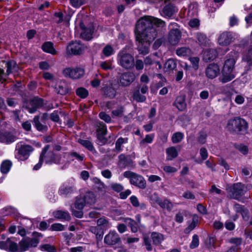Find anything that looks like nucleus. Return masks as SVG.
Instances as JSON below:
<instances>
[{
	"mask_svg": "<svg viewBox=\"0 0 252 252\" xmlns=\"http://www.w3.org/2000/svg\"><path fill=\"white\" fill-rule=\"evenodd\" d=\"M233 209L236 213H240L244 219H248L249 211L244 206L239 204H235L233 206Z\"/></svg>",
	"mask_w": 252,
	"mask_h": 252,
	"instance_id": "31",
	"label": "nucleus"
},
{
	"mask_svg": "<svg viewBox=\"0 0 252 252\" xmlns=\"http://www.w3.org/2000/svg\"><path fill=\"white\" fill-rule=\"evenodd\" d=\"M103 91L104 95L110 98H114L116 95V90L111 87L103 88Z\"/></svg>",
	"mask_w": 252,
	"mask_h": 252,
	"instance_id": "49",
	"label": "nucleus"
},
{
	"mask_svg": "<svg viewBox=\"0 0 252 252\" xmlns=\"http://www.w3.org/2000/svg\"><path fill=\"white\" fill-rule=\"evenodd\" d=\"M123 175L125 178L129 179V182L131 184L142 189L146 188V181L142 176L130 171L124 172Z\"/></svg>",
	"mask_w": 252,
	"mask_h": 252,
	"instance_id": "7",
	"label": "nucleus"
},
{
	"mask_svg": "<svg viewBox=\"0 0 252 252\" xmlns=\"http://www.w3.org/2000/svg\"><path fill=\"white\" fill-rule=\"evenodd\" d=\"M230 53L232 58L228 59L225 61L222 69L233 71L238 55L237 53L235 52H231Z\"/></svg>",
	"mask_w": 252,
	"mask_h": 252,
	"instance_id": "18",
	"label": "nucleus"
},
{
	"mask_svg": "<svg viewBox=\"0 0 252 252\" xmlns=\"http://www.w3.org/2000/svg\"><path fill=\"white\" fill-rule=\"evenodd\" d=\"M124 222L130 228L131 231L133 233H136L138 231L141 224L139 222H136L134 220L129 218H125Z\"/></svg>",
	"mask_w": 252,
	"mask_h": 252,
	"instance_id": "25",
	"label": "nucleus"
},
{
	"mask_svg": "<svg viewBox=\"0 0 252 252\" xmlns=\"http://www.w3.org/2000/svg\"><path fill=\"white\" fill-rule=\"evenodd\" d=\"M236 148L243 155H247L248 153L249 149L248 147L246 145L243 144L238 145L236 147Z\"/></svg>",
	"mask_w": 252,
	"mask_h": 252,
	"instance_id": "63",
	"label": "nucleus"
},
{
	"mask_svg": "<svg viewBox=\"0 0 252 252\" xmlns=\"http://www.w3.org/2000/svg\"><path fill=\"white\" fill-rule=\"evenodd\" d=\"M49 148V145H46L45 146L42 150V152L40 155L39 162L33 167V170H37L39 169L42 165V164L43 161V157L47 150H48Z\"/></svg>",
	"mask_w": 252,
	"mask_h": 252,
	"instance_id": "47",
	"label": "nucleus"
},
{
	"mask_svg": "<svg viewBox=\"0 0 252 252\" xmlns=\"http://www.w3.org/2000/svg\"><path fill=\"white\" fill-rule=\"evenodd\" d=\"M135 79L133 73L127 72L123 73L120 77V83L123 86H129Z\"/></svg>",
	"mask_w": 252,
	"mask_h": 252,
	"instance_id": "15",
	"label": "nucleus"
},
{
	"mask_svg": "<svg viewBox=\"0 0 252 252\" xmlns=\"http://www.w3.org/2000/svg\"><path fill=\"white\" fill-rule=\"evenodd\" d=\"M90 231L94 234L97 238H102L103 232L98 225L97 226H92L90 228Z\"/></svg>",
	"mask_w": 252,
	"mask_h": 252,
	"instance_id": "51",
	"label": "nucleus"
},
{
	"mask_svg": "<svg viewBox=\"0 0 252 252\" xmlns=\"http://www.w3.org/2000/svg\"><path fill=\"white\" fill-rule=\"evenodd\" d=\"M87 205L85 202L82 196H80L76 197V201L74 203V208L71 207V212L72 215L78 218H81L83 216V209L84 207Z\"/></svg>",
	"mask_w": 252,
	"mask_h": 252,
	"instance_id": "10",
	"label": "nucleus"
},
{
	"mask_svg": "<svg viewBox=\"0 0 252 252\" xmlns=\"http://www.w3.org/2000/svg\"><path fill=\"white\" fill-rule=\"evenodd\" d=\"M157 202L160 207L163 209H166L169 211L171 210L173 207L172 203L167 199H164L162 200L158 199Z\"/></svg>",
	"mask_w": 252,
	"mask_h": 252,
	"instance_id": "36",
	"label": "nucleus"
},
{
	"mask_svg": "<svg viewBox=\"0 0 252 252\" xmlns=\"http://www.w3.org/2000/svg\"><path fill=\"white\" fill-rule=\"evenodd\" d=\"M3 121H0V124H3ZM2 128L0 130V142L6 144H9L16 140V137L12 133L9 132L2 131Z\"/></svg>",
	"mask_w": 252,
	"mask_h": 252,
	"instance_id": "11",
	"label": "nucleus"
},
{
	"mask_svg": "<svg viewBox=\"0 0 252 252\" xmlns=\"http://www.w3.org/2000/svg\"><path fill=\"white\" fill-rule=\"evenodd\" d=\"M199 245V239L197 235H194L192 236V239L191 243L190 244V248L193 249L197 247Z\"/></svg>",
	"mask_w": 252,
	"mask_h": 252,
	"instance_id": "59",
	"label": "nucleus"
},
{
	"mask_svg": "<svg viewBox=\"0 0 252 252\" xmlns=\"http://www.w3.org/2000/svg\"><path fill=\"white\" fill-rule=\"evenodd\" d=\"M184 135L181 132L174 133L172 136V141L173 143H177L181 142L184 138Z\"/></svg>",
	"mask_w": 252,
	"mask_h": 252,
	"instance_id": "53",
	"label": "nucleus"
},
{
	"mask_svg": "<svg viewBox=\"0 0 252 252\" xmlns=\"http://www.w3.org/2000/svg\"><path fill=\"white\" fill-rule=\"evenodd\" d=\"M63 73L66 77L72 79H78L84 76L85 71L83 68L79 67H67L63 70Z\"/></svg>",
	"mask_w": 252,
	"mask_h": 252,
	"instance_id": "8",
	"label": "nucleus"
},
{
	"mask_svg": "<svg viewBox=\"0 0 252 252\" xmlns=\"http://www.w3.org/2000/svg\"><path fill=\"white\" fill-rule=\"evenodd\" d=\"M164 26L163 21L150 16H144L137 21L135 36L137 49L140 53L145 55L149 53L150 45L157 35L154 26L162 28Z\"/></svg>",
	"mask_w": 252,
	"mask_h": 252,
	"instance_id": "1",
	"label": "nucleus"
},
{
	"mask_svg": "<svg viewBox=\"0 0 252 252\" xmlns=\"http://www.w3.org/2000/svg\"><path fill=\"white\" fill-rule=\"evenodd\" d=\"M53 216L55 218L61 219L64 220H70V216L68 212L63 210H58L53 212Z\"/></svg>",
	"mask_w": 252,
	"mask_h": 252,
	"instance_id": "33",
	"label": "nucleus"
},
{
	"mask_svg": "<svg viewBox=\"0 0 252 252\" xmlns=\"http://www.w3.org/2000/svg\"><path fill=\"white\" fill-rule=\"evenodd\" d=\"M151 238L153 243L157 245L160 244L164 240L163 235L158 232H153L151 234Z\"/></svg>",
	"mask_w": 252,
	"mask_h": 252,
	"instance_id": "41",
	"label": "nucleus"
},
{
	"mask_svg": "<svg viewBox=\"0 0 252 252\" xmlns=\"http://www.w3.org/2000/svg\"><path fill=\"white\" fill-rule=\"evenodd\" d=\"M5 66L6 67V73L9 74L17 70V66L16 63L14 61H10L5 63Z\"/></svg>",
	"mask_w": 252,
	"mask_h": 252,
	"instance_id": "42",
	"label": "nucleus"
},
{
	"mask_svg": "<svg viewBox=\"0 0 252 252\" xmlns=\"http://www.w3.org/2000/svg\"><path fill=\"white\" fill-rule=\"evenodd\" d=\"M80 25L83 31L81 34L82 38L86 40L91 39L93 38V34L94 32V26L90 24L87 27H85L83 23H81Z\"/></svg>",
	"mask_w": 252,
	"mask_h": 252,
	"instance_id": "12",
	"label": "nucleus"
},
{
	"mask_svg": "<svg viewBox=\"0 0 252 252\" xmlns=\"http://www.w3.org/2000/svg\"><path fill=\"white\" fill-rule=\"evenodd\" d=\"M181 33L179 30H171L169 33L168 41L172 45H176L180 41L181 38Z\"/></svg>",
	"mask_w": 252,
	"mask_h": 252,
	"instance_id": "19",
	"label": "nucleus"
},
{
	"mask_svg": "<svg viewBox=\"0 0 252 252\" xmlns=\"http://www.w3.org/2000/svg\"><path fill=\"white\" fill-rule=\"evenodd\" d=\"M85 0H70L71 5L75 8H78L85 3Z\"/></svg>",
	"mask_w": 252,
	"mask_h": 252,
	"instance_id": "61",
	"label": "nucleus"
},
{
	"mask_svg": "<svg viewBox=\"0 0 252 252\" xmlns=\"http://www.w3.org/2000/svg\"><path fill=\"white\" fill-rule=\"evenodd\" d=\"M232 36L229 32H224L221 33L218 38V43L221 46H227L231 42Z\"/></svg>",
	"mask_w": 252,
	"mask_h": 252,
	"instance_id": "22",
	"label": "nucleus"
},
{
	"mask_svg": "<svg viewBox=\"0 0 252 252\" xmlns=\"http://www.w3.org/2000/svg\"><path fill=\"white\" fill-rule=\"evenodd\" d=\"M130 201L132 205L135 207H139L140 209L141 210H145L146 208V205L142 203L141 204L139 203L138 199L137 197L134 195H132L130 197Z\"/></svg>",
	"mask_w": 252,
	"mask_h": 252,
	"instance_id": "46",
	"label": "nucleus"
},
{
	"mask_svg": "<svg viewBox=\"0 0 252 252\" xmlns=\"http://www.w3.org/2000/svg\"><path fill=\"white\" fill-rule=\"evenodd\" d=\"M127 138L125 139L122 137H120L116 142L115 147L113 150L114 151L117 153H120L123 151V144L127 142Z\"/></svg>",
	"mask_w": 252,
	"mask_h": 252,
	"instance_id": "43",
	"label": "nucleus"
},
{
	"mask_svg": "<svg viewBox=\"0 0 252 252\" xmlns=\"http://www.w3.org/2000/svg\"><path fill=\"white\" fill-rule=\"evenodd\" d=\"M166 153L167 154L166 159L168 160H172L178 156V152L174 147L167 148L166 150Z\"/></svg>",
	"mask_w": 252,
	"mask_h": 252,
	"instance_id": "37",
	"label": "nucleus"
},
{
	"mask_svg": "<svg viewBox=\"0 0 252 252\" xmlns=\"http://www.w3.org/2000/svg\"><path fill=\"white\" fill-rule=\"evenodd\" d=\"M227 127L230 131H235L244 134L247 130L248 124L245 120L236 118L228 121Z\"/></svg>",
	"mask_w": 252,
	"mask_h": 252,
	"instance_id": "5",
	"label": "nucleus"
},
{
	"mask_svg": "<svg viewBox=\"0 0 252 252\" xmlns=\"http://www.w3.org/2000/svg\"><path fill=\"white\" fill-rule=\"evenodd\" d=\"M47 151L48 150L46 151L45 154L44 155L43 160L44 159L45 162L47 164L54 163L56 155H55L53 152Z\"/></svg>",
	"mask_w": 252,
	"mask_h": 252,
	"instance_id": "38",
	"label": "nucleus"
},
{
	"mask_svg": "<svg viewBox=\"0 0 252 252\" xmlns=\"http://www.w3.org/2000/svg\"><path fill=\"white\" fill-rule=\"evenodd\" d=\"M121 239L115 231H110L104 237V241L106 244L112 246L119 243Z\"/></svg>",
	"mask_w": 252,
	"mask_h": 252,
	"instance_id": "13",
	"label": "nucleus"
},
{
	"mask_svg": "<svg viewBox=\"0 0 252 252\" xmlns=\"http://www.w3.org/2000/svg\"><path fill=\"white\" fill-rule=\"evenodd\" d=\"M69 157V154H65L63 155H56L55 161L54 163L63 165L62 168H66L69 163L67 160V158Z\"/></svg>",
	"mask_w": 252,
	"mask_h": 252,
	"instance_id": "28",
	"label": "nucleus"
},
{
	"mask_svg": "<svg viewBox=\"0 0 252 252\" xmlns=\"http://www.w3.org/2000/svg\"><path fill=\"white\" fill-rule=\"evenodd\" d=\"M235 77L233 71L222 69V74L219 78V80L222 83H225L232 80Z\"/></svg>",
	"mask_w": 252,
	"mask_h": 252,
	"instance_id": "24",
	"label": "nucleus"
},
{
	"mask_svg": "<svg viewBox=\"0 0 252 252\" xmlns=\"http://www.w3.org/2000/svg\"><path fill=\"white\" fill-rule=\"evenodd\" d=\"M15 151H17L16 158L19 160L24 161L28 158L34 148L31 145L18 143L16 144Z\"/></svg>",
	"mask_w": 252,
	"mask_h": 252,
	"instance_id": "6",
	"label": "nucleus"
},
{
	"mask_svg": "<svg viewBox=\"0 0 252 252\" xmlns=\"http://www.w3.org/2000/svg\"><path fill=\"white\" fill-rule=\"evenodd\" d=\"M115 53L114 48L110 45H106L102 50V54L105 57H108Z\"/></svg>",
	"mask_w": 252,
	"mask_h": 252,
	"instance_id": "48",
	"label": "nucleus"
},
{
	"mask_svg": "<svg viewBox=\"0 0 252 252\" xmlns=\"http://www.w3.org/2000/svg\"><path fill=\"white\" fill-rule=\"evenodd\" d=\"M51 229L53 231H63L64 229V226L61 223H55L52 224Z\"/></svg>",
	"mask_w": 252,
	"mask_h": 252,
	"instance_id": "62",
	"label": "nucleus"
},
{
	"mask_svg": "<svg viewBox=\"0 0 252 252\" xmlns=\"http://www.w3.org/2000/svg\"><path fill=\"white\" fill-rule=\"evenodd\" d=\"M42 49L44 52L52 55H55L56 54V51L54 48L53 44L50 42L44 43L42 46Z\"/></svg>",
	"mask_w": 252,
	"mask_h": 252,
	"instance_id": "35",
	"label": "nucleus"
},
{
	"mask_svg": "<svg viewBox=\"0 0 252 252\" xmlns=\"http://www.w3.org/2000/svg\"><path fill=\"white\" fill-rule=\"evenodd\" d=\"M76 94L80 98H85L88 96L89 92L85 88L79 87L76 90Z\"/></svg>",
	"mask_w": 252,
	"mask_h": 252,
	"instance_id": "50",
	"label": "nucleus"
},
{
	"mask_svg": "<svg viewBox=\"0 0 252 252\" xmlns=\"http://www.w3.org/2000/svg\"><path fill=\"white\" fill-rule=\"evenodd\" d=\"M133 97L135 100L139 102H144L146 99V97L145 96L140 94L139 90L135 91L133 93Z\"/></svg>",
	"mask_w": 252,
	"mask_h": 252,
	"instance_id": "52",
	"label": "nucleus"
},
{
	"mask_svg": "<svg viewBox=\"0 0 252 252\" xmlns=\"http://www.w3.org/2000/svg\"><path fill=\"white\" fill-rule=\"evenodd\" d=\"M189 25L191 28H198L199 26V20L196 18L191 19L189 23Z\"/></svg>",
	"mask_w": 252,
	"mask_h": 252,
	"instance_id": "64",
	"label": "nucleus"
},
{
	"mask_svg": "<svg viewBox=\"0 0 252 252\" xmlns=\"http://www.w3.org/2000/svg\"><path fill=\"white\" fill-rule=\"evenodd\" d=\"M117 61L120 66L126 69H131L134 66L133 57L125 50L120 51L118 54Z\"/></svg>",
	"mask_w": 252,
	"mask_h": 252,
	"instance_id": "4",
	"label": "nucleus"
},
{
	"mask_svg": "<svg viewBox=\"0 0 252 252\" xmlns=\"http://www.w3.org/2000/svg\"><path fill=\"white\" fill-rule=\"evenodd\" d=\"M55 90L56 92L61 95H64L69 91L67 84L63 80H60L57 82Z\"/></svg>",
	"mask_w": 252,
	"mask_h": 252,
	"instance_id": "20",
	"label": "nucleus"
},
{
	"mask_svg": "<svg viewBox=\"0 0 252 252\" xmlns=\"http://www.w3.org/2000/svg\"><path fill=\"white\" fill-rule=\"evenodd\" d=\"M78 142L93 153L96 152L93 144L90 140L79 138L78 139Z\"/></svg>",
	"mask_w": 252,
	"mask_h": 252,
	"instance_id": "32",
	"label": "nucleus"
},
{
	"mask_svg": "<svg viewBox=\"0 0 252 252\" xmlns=\"http://www.w3.org/2000/svg\"><path fill=\"white\" fill-rule=\"evenodd\" d=\"M97 134H106L107 131L106 126L103 122H98L97 124Z\"/></svg>",
	"mask_w": 252,
	"mask_h": 252,
	"instance_id": "57",
	"label": "nucleus"
},
{
	"mask_svg": "<svg viewBox=\"0 0 252 252\" xmlns=\"http://www.w3.org/2000/svg\"><path fill=\"white\" fill-rule=\"evenodd\" d=\"M177 12L176 8L171 3L166 4L160 11V14L165 18H170Z\"/></svg>",
	"mask_w": 252,
	"mask_h": 252,
	"instance_id": "17",
	"label": "nucleus"
},
{
	"mask_svg": "<svg viewBox=\"0 0 252 252\" xmlns=\"http://www.w3.org/2000/svg\"><path fill=\"white\" fill-rule=\"evenodd\" d=\"M243 60L248 63H252V46L249 47L247 52L244 55Z\"/></svg>",
	"mask_w": 252,
	"mask_h": 252,
	"instance_id": "56",
	"label": "nucleus"
},
{
	"mask_svg": "<svg viewBox=\"0 0 252 252\" xmlns=\"http://www.w3.org/2000/svg\"><path fill=\"white\" fill-rule=\"evenodd\" d=\"M195 37L200 45L206 46L209 44L210 40L203 33L199 32L196 33Z\"/></svg>",
	"mask_w": 252,
	"mask_h": 252,
	"instance_id": "29",
	"label": "nucleus"
},
{
	"mask_svg": "<svg viewBox=\"0 0 252 252\" xmlns=\"http://www.w3.org/2000/svg\"><path fill=\"white\" fill-rule=\"evenodd\" d=\"M12 165V162L9 160L3 161L0 165V172L2 174H7L9 171Z\"/></svg>",
	"mask_w": 252,
	"mask_h": 252,
	"instance_id": "39",
	"label": "nucleus"
},
{
	"mask_svg": "<svg viewBox=\"0 0 252 252\" xmlns=\"http://www.w3.org/2000/svg\"><path fill=\"white\" fill-rule=\"evenodd\" d=\"M189 60L192 65L193 68L195 70H197L198 68V64L199 62V58L191 57L189 58Z\"/></svg>",
	"mask_w": 252,
	"mask_h": 252,
	"instance_id": "60",
	"label": "nucleus"
},
{
	"mask_svg": "<svg viewBox=\"0 0 252 252\" xmlns=\"http://www.w3.org/2000/svg\"><path fill=\"white\" fill-rule=\"evenodd\" d=\"M39 242V240L36 238H26L20 241L18 246L14 238H7L5 241L3 250L9 252H24L36 247Z\"/></svg>",
	"mask_w": 252,
	"mask_h": 252,
	"instance_id": "2",
	"label": "nucleus"
},
{
	"mask_svg": "<svg viewBox=\"0 0 252 252\" xmlns=\"http://www.w3.org/2000/svg\"><path fill=\"white\" fill-rule=\"evenodd\" d=\"M220 69L219 65L215 63L209 64L206 68V76L211 79L216 78L220 73Z\"/></svg>",
	"mask_w": 252,
	"mask_h": 252,
	"instance_id": "14",
	"label": "nucleus"
},
{
	"mask_svg": "<svg viewBox=\"0 0 252 252\" xmlns=\"http://www.w3.org/2000/svg\"><path fill=\"white\" fill-rule=\"evenodd\" d=\"M197 223V220L193 219L189 225L185 229V233L188 234L195 228Z\"/></svg>",
	"mask_w": 252,
	"mask_h": 252,
	"instance_id": "58",
	"label": "nucleus"
},
{
	"mask_svg": "<svg viewBox=\"0 0 252 252\" xmlns=\"http://www.w3.org/2000/svg\"><path fill=\"white\" fill-rule=\"evenodd\" d=\"M74 190V189L72 186L68 183H64L60 188L58 193L59 195L63 197H66L73 193Z\"/></svg>",
	"mask_w": 252,
	"mask_h": 252,
	"instance_id": "21",
	"label": "nucleus"
},
{
	"mask_svg": "<svg viewBox=\"0 0 252 252\" xmlns=\"http://www.w3.org/2000/svg\"><path fill=\"white\" fill-rule=\"evenodd\" d=\"M176 67V63L173 59H169L164 64L165 71L170 72Z\"/></svg>",
	"mask_w": 252,
	"mask_h": 252,
	"instance_id": "44",
	"label": "nucleus"
},
{
	"mask_svg": "<svg viewBox=\"0 0 252 252\" xmlns=\"http://www.w3.org/2000/svg\"><path fill=\"white\" fill-rule=\"evenodd\" d=\"M39 249L41 251L47 252H56L57 250L55 247L50 244H44L40 245Z\"/></svg>",
	"mask_w": 252,
	"mask_h": 252,
	"instance_id": "54",
	"label": "nucleus"
},
{
	"mask_svg": "<svg viewBox=\"0 0 252 252\" xmlns=\"http://www.w3.org/2000/svg\"><path fill=\"white\" fill-rule=\"evenodd\" d=\"M43 105V100L38 97H34L32 99L28 106L29 111L30 113H34L36 110L41 108Z\"/></svg>",
	"mask_w": 252,
	"mask_h": 252,
	"instance_id": "16",
	"label": "nucleus"
},
{
	"mask_svg": "<svg viewBox=\"0 0 252 252\" xmlns=\"http://www.w3.org/2000/svg\"><path fill=\"white\" fill-rule=\"evenodd\" d=\"M173 105L180 111L185 110L187 107L185 97L183 96L177 97L173 103Z\"/></svg>",
	"mask_w": 252,
	"mask_h": 252,
	"instance_id": "26",
	"label": "nucleus"
},
{
	"mask_svg": "<svg viewBox=\"0 0 252 252\" xmlns=\"http://www.w3.org/2000/svg\"><path fill=\"white\" fill-rule=\"evenodd\" d=\"M33 125L36 129L40 132H45L47 131L48 127L46 123H42L40 120L39 116H35L33 119Z\"/></svg>",
	"mask_w": 252,
	"mask_h": 252,
	"instance_id": "23",
	"label": "nucleus"
},
{
	"mask_svg": "<svg viewBox=\"0 0 252 252\" xmlns=\"http://www.w3.org/2000/svg\"><path fill=\"white\" fill-rule=\"evenodd\" d=\"M97 225L101 230L107 229L111 226V223L108 219L105 217H102L97 220Z\"/></svg>",
	"mask_w": 252,
	"mask_h": 252,
	"instance_id": "34",
	"label": "nucleus"
},
{
	"mask_svg": "<svg viewBox=\"0 0 252 252\" xmlns=\"http://www.w3.org/2000/svg\"><path fill=\"white\" fill-rule=\"evenodd\" d=\"M176 54L178 56H187L191 55V51L188 47H183L177 49Z\"/></svg>",
	"mask_w": 252,
	"mask_h": 252,
	"instance_id": "45",
	"label": "nucleus"
},
{
	"mask_svg": "<svg viewBox=\"0 0 252 252\" xmlns=\"http://www.w3.org/2000/svg\"><path fill=\"white\" fill-rule=\"evenodd\" d=\"M82 198L87 205L94 204L96 200V196L94 193L92 191L87 192L85 194L82 196Z\"/></svg>",
	"mask_w": 252,
	"mask_h": 252,
	"instance_id": "30",
	"label": "nucleus"
},
{
	"mask_svg": "<svg viewBox=\"0 0 252 252\" xmlns=\"http://www.w3.org/2000/svg\"><path fill=\"white\" fill-rule=\"evenodd\" d=\"M250 189L241 183H237L227 188L229 195L233 199L245 202L250 197L247 191Z\"/></svg>",
	"mask_w": 252,
	"mask_h": 252,
	"instance_id": "3",
	"label": "nucleus"
},
{
	"mask_svg": "<svg viewBox=\"0 0 252 252\" xmlns=\"http://www.w3.org/2000/svg\"><path fill=\"white\" fill-rule=\"evenodd\" d=\"M110 187L113 191L117 192H121L124 189V186L120 183H111Z\"/></svg>",
	"mask_w": 252,
	"mask_h": 252,
	"instance_id": "55",
	"label": "nucleus"
},
{
	"mask_svg": "<svg viewBox=\"0 0 252 252\" xmlns=\"http://www.w3.org/2000/svg\"><path fill=\"white\" fill-rule=\"evenodd\" d=\"M85 50V46L79 41L71 42L66 47V54L68 55H79Z\"/></svg>",
	"mask_w": 252,
	"mask_h": 252,
	"instance_id": "9",
	"label": "nucleus"
},
{
	"mask_svg": "<svg viewBox=\"0 0 252 252\" xmlns=\"http://www.w3.org/2000/svg\"><path fill=\"white\" fill-rule=\"evenodd\" d=\"M92 182L94 184L95 188L100 191H103L105 189V185L99 178L94 177L91 179Z\"/></svg>",
	"mask_w": 252,
	"mask_h": 252,
	"instance_id": "40",
	"label": "nucleus"
},
{
	"mask_svg": "<svg viewBox=\"0 0 252 252\" xmlns=\"http://www.w3.org/2000/svg\"><path fill=\"white\" fill-rule=\"evenodd\" d=\"M217 55L216 50L210 49L204 51L203 53V59L205 62H209L215 59Z\"/></svg>",
	"mask_w": 252,
	"mask_h": 252,
	"instance_id": "27",
	"label": "nucleus"
}]
</instances>
